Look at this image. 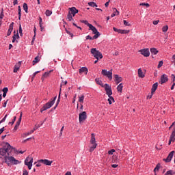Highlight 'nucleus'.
<instances>
[{"label":"nucleus","instance_id":"nucleus-1","mask_svg":"<svg viewBox=\"0 0 175 175\" xmlns=\"http://www.w3.org/2000/svg\"><path fill=\"white\" fill-rule=\"evenodd\" d=\"M13 151H16V148L7 142V150L2 157H4V163H6L8 166H10V165H18L20 163L18 160L12 156L13 155Z\"/></svg>","mask_w":175,"mask_h":175},{"label":"nucleus","instance_id":"nucleus-2","mask_svg":"<svg viewBox=\"0 0 175 175\" xmlns=\"http://www.w3.org/2000/svg\"><path fill=\"white\" fill-rule=\"evenodd\" d=\"M55 100H57V96H55L53 99H51V101L46 103L41 109L40 112L43 113V111H45V110H47V109H50V107H52L53 105L55 103Z\"/></svg>","mask_w":175,"mask_h":175},{"label":"nucleus","instance_id":"nucleus-3","mask_svg":"<svg viewBox=\"0 0 175 175\" xmlns=\"http://www.w3.org/2000/svg\"><path fill=\"white\" fill-rule=\"evenodd\" d=\"M90 53L96 59H102V58H103V55H102V53L98 51L96 48H92Z\"/></svg>","mask_w":175,"mask_h":175},{"label":"nucleus","instance_id":"nucleus-4","mask_svg":"<svg viewBox=\"0 0 175 175\" xmlns=\"http://www.w3.org/2000/svg\"><path fill=\"white\" fill-rule=\"evenodd\" d=\"M90 144L92 146H90L89 151H90V152H92V151H94L95 150V148H96V146H98V144H96V141L95 139V134L94 133H92V135H91Z\"/></svg>","mask_w":175,"mask_h":175},{"label":"nucleus","instance_id":"nucleus-5","mask_svg":"<svg viewBox=\"0 0 175 175\" xmlns=\"http://www.w3.org/2000/svg\"><path fill=\"white\" fill-rule=\"evenodd\" d=\"M101 74L103 76H106L109 79V80H113V70L111 69L110 70L107 71V70H102Z\"/></svg>","mask_w":175,"mask_h":175},{"label":"nucleus","instance_id":"nucleus-6","mask_svg":"<svg viewBox=\"0 0 175 175\" xmlns=\"http://www.w3.org/2000/svg\"><path fill=\"white\" fill-rule=\"evenodd\" d=\"M92 33L93 35H94L93 37H91V36H86V40H94V39H98V38H99V36H100V33H99V31H98V29H96L95 32H94V31H92Z\"/></svg>","mask_w":175,"mask_h":175},{"label":"nucleus","instance_id":"nucleus-7","mask_svg":"<svg viewBox=\"0 0 175 175\" xmlns=\"http://www.w3.org/2000/svg\"><path fill=\"white\" fill-rule=\"evenodd\" d=\"M103 88H105L106 94L108 96H111V95H113V90H111V86L109 85V84L105 83L104 85V87Z\"/></svg>","mask_w":175,"mask_h":175},{"label":"nucleus","instance_id":"nucleus-8","mask_svg":"<svg viewBox=\"0 0 175 175\" xmlns=\"http://www.w3.org/2000/svg\"><path fill=\"white\" fill-rule=\"evenodd\" d=\"M79 120L80 123L83 122V121H85L87 120V112L83 111L80 113Z\"/></svg>","mask_w":175,"mask_h":175},{"label":"nucleus","instance_id":"nucleus-9","mask_svg":"<svg viewBox=\"0 0 175 175\" xmlns=\"http://www.w3.org/2000/svg\"><path fill=\"white\" fill-rule=\"evenodd\" d=\"M81 23H83L85 25H88V27H89V29L90 31H93L94 32H95L96 31V27H95L91 23H89L88 21L83 20V21H81Z\"/></svg>","mask_w":175,"mask_h":175},{"label":"nucleus","instance_id":"nucleus-10","mask_svg":"<svg viewBox=\"0 0 175 175\" xmlns=\"http://www.w3.org/2000/svg\"><path fill=\"white\" fill-rule=\"evenodd\" d=\"M168 80H169V78H167V75H166V74H163L161 77L159 83L161 84V85L165 84V83H167Z\"/></svg>","mask_w":175,"mask_h":175},{"label":"nucleus","instance_id":"nucleus-11","mask_svg":"<svg viewBox=\"0 0 175 175\" xmlns=\"http://www.w3.org/2000/svg\"><path fill=\"white\" fill-rule=\"evenodd\" d=\"M174 152H175L174 150L170 152V154H168L167 157L166 159H163V161L165 162H166L167 163H169V162H170L172 161V159H173Z\"/></svg>","mask_w":175,"mask_h":175},{"label":"nucleus","instance_id":"nucleus-12","mask_svg":"<svg viewBox=\"0 0 175 175\" xmlns=\"http://www.w3.org/2000/svg\"><path fill=\"white\" fill-rule=\"evenodd\" d=\"M139 53L142 55H144V57H150V50L148 49H141L139 50Z\"/></svg>","mask_w":175,"mask_h":175},{"label":"nucleus","instance_id":"nucleus-13","mask_svg":"<svg viewBox=\"0 0 175 175\" xmlns=\"http://www.w3.org/2000/svg\"><path fill=\"white\" fill-rule=\"evenodd\" d=\"M69 12H70V14L72 16V17H75L77 13H79V10L76 8V7H72L69 8Z\"/></svg>","mask_w":175,"mask_h":175},{"label":"nucleus","instance_id":"nucleus-14","mask_svg":"<svg viewBox=\"0 0 175 175\" xmlns=\"http://www.w3.org/2000/svg\"><path fill=\"white\" fill-rule=\"evenodd\" d=\"M23 117V113H21L20 117L18 120L16 122L14 127V131H17L18 129V127L20 126V124H21V118Z\"/></svg>","mask_w":175,"mask_h":175},{"label":"nucleus","instance_id":"nucleus-15","mask_svg":"<svg viewBox=\"0 0 175 175\" xmlns=\"http://www.w3.org/2000/svg\"><path fill=\"white\" fill-rule=\"evenodd\" d=\"M39 162L43 163V165H46V166H51V163H53V161H49L48 159H40Z\"/></svg>","mask_w":175,"mask_h":175},{"label":"nucleus","instance_id":"nucleus-16","mask_svg":"<svg viewBox=\"0 0 175 175\" xmlns=\"http://www.w3.org/2000/svg\"><path fill=\"white\" fill-rule=\"evenodd\" d=\"M6 150H8V142L5 144V146L0 148V158H2V155H5Z\"/></svg>","mask_w":175,"mask_h":175},{"label":"nucleus","instance_id":"nucleus-17","mask_svg":"<svg viewBox=\"0 0 175 175\" xmlns=\"http://www.w3.org/2000/svg\"><path fill=\"white\" fill-rule=\"evenodd\" d=\"M114 81L116 83V84H120L121 81H122V77H120L118 75H114Z\"/></svg>","mask_w":175,"mask_h":175},{"label":"nucleus","instance_id":"nucleus-18","mask_svg":"<svg viewBox=\"0 0 175 175\" xmlns=\"http://www.w3.org/2000/svg\"><path fill=\"white\" fill-rule=\"evenodd\" d=\"M14 25V23L12 22L10 23V26H9V29L8 31L7 32V36H10V35H12V32H13V27Z\"/></svg>","mask_w":175,"mask_h":175},{"label":"nucleus","instance_id":"nucleus-19","mask_svg":"<svg viewBox=\"0 0 175 175\" xmlns=\"http://www.w3.org/2000/svg\"><path fill=\"white\" fill-rule=\"evenodd\" d=\"M83 73H85V75L88 73V68L87 67H82L79 69V74L83 75Z\"/></svg>","mask_w":175,"mask_h":175},{"label":"nucleus","instance_id":"nucleus-20","mask_svg":"<svg viewBox=\"0 0 175 175\" xmlns=\"http://www.w3.org/2000/svg\"><path fill=\"white\" fill-rule=\"evenodd\" d=\"M62 88H60V92H61ZM59 92V96H58V99L57 100V103L55 104V106L52 109V110H55L57 107H58V105H59L60 99H61V92Z\"/></svg>","mask_w":175,"mask_h":175},{"label":"nucleus","instance_id":"nucleus-21","mask_svg":"<svg viewBox=\"0 0 175 175\" xmlns=\"http://www.w3.org/2000/svg\"><path fill=\"white\" fill-rule=\"evenodd\" d=\"M157 88H158V82H156L152 86V88H151L152 94H154Z\"/></svg>","mask_w":175,"mask_h":175},{"label":"nucleus","instance_id":"nucleus-22","mask_svg":"<svg viewBox=\"0 0 175 175\" xmlns=\"http://www.w3.org/2000/svg\"><path fill=\"white\" fill-rule=\"evenodd\" d=\"M31 161V163H33V158H32V157H27L25 159V165H28V163H29V162Z\"/></svg>","mask_w":175,"mask_h":175},{"label":"nucleus","instance_id":"nucleus-23","mask_svg":"<svg viewBox=\"0 0 175 175\" xmlns=\"http://www.w3.org/2000/svg\"><path fill=\"white\" fill-rule=\"evenodd\" d=\"M20 66H21V62H18L14 66V73H17L18 72V69H20Z\"/></svg>","mask_w":175,"mask_h":175},{"label":"nucleus","instance_id":"nucleus-24","mask_svg":"<svg viewBox=\"0 0 175 175\" xmlns=\"http://www.w3.org/2000/svg\"><path fill=\"white\" fill-rule=\"evenodd\" d=\"M51 72H53V70H49V72H45L43 74V75H42V78H41L42 81H43V80H44V78L49 77V76L50 75V73H51Z\"/></svg>","mask_w":175,"mask_h":175},{"label":"nucleus","instance_id":"nucleus-25","mask_svg":"<svg viewBox=\"0 0 175 175\" xmlns=\"http://www.w3.org/2000/svg\"><path fill=\"white\" fill-rule=\"evenodd\" d=\"M95 81H96V84H98V85H100V87L103 88L105 86V85L103 84V82L102 81V80H100V79L96 78Z\"/></svg>","mask_w":175,"mask_h":175},{"label":"nucleus","instance_id":"nucleus-26","mask_svg":"<svg viewBox=\"0 0 175 175\" xmlns=\"http://www.w3.org/2000/svg\"><path fill=\"white\" fill-rule=\"evenodd\" d=\"M138 77L141 79H144V77H146V75L143 74V70H142V68L138 69Z\"/></svg>","mask_w":175,"mask_h":175},{"label":"nucleus","instance_id":"nucleus-27","mask_svg":"<svg viewBox=\"0 0 175 175\" xmlns=\"http://www.w3.org/2000/svg\"><path fill=\"white\" fill-rule=\"evenodd\" d=\"M113 12L111 14V17H115V16H118V14H120V12H118L116 8H113Z\"/></svg>","mask_w":175,"mask_h":175},{"label":"nucleus","instance_id":"nucleus-28","mask_svg":"<svg viewBox=\"0 0 175 175\" xmlns=\"http://www.w3.org/2000/svg\"><path fill=\"white\" fill-rule=\"evenodd\" d=\"M150 53L152 55H157L158 54V53H159V51H157V49H155V48H151Z\"/></svg>","mask_w":175,"mask_h":175},{"label":"nucleus","instance_id":"nucleus-29","mask_svg":"<svg viewBox=\"0 0 175 175\" xmlns=\"http://www.w3.org/2000/svg\"><path fill=\"white\" fill-rule=\"evenodd\" d=\"M122 88H124V85H122V83H120L117 87L118 92H120L121 94L122 92Z\"/></svg>","mask_w":175,"mask_h":175},{"label":"nucleus","instance_id":"nucleus-30","mask_svg":"<svg viewBox=\"0 0 175 175\" xmlns=\"http://www.w3.org/2000/svg\"><path fill=\"white\" fill-rule=\"evenodd\" d=\"M67 20L68 21H72L73 20V16L70 14V12H68L67 14Z\"/></svg>","mask_w":175,"mask_h":175},{"label":"nucleus","instance_id":"nucleus-31","mask_svg":"<svg viewBox=\"0 0 175 175\" xmlns=\"http://www.w3.org/2000/svg\"><path fill=\"white\" fill-rule=\"evenodd\" d=\"M109 98H108V102L109 105H111L113 103V102L114 103V98H113V96H108Z\"/></svg>","mask_w":175,"mask_h":175},{"label":"nucleus","instance_id":"nucleus-32","mask_svg":"<svg viewBox=\"0 0 175 175\" xmlns=\"http://www.w3.org/2000/svg\"><path fill=\"white\" fill-rule=\"evenodd\" d=\"M89 6H91L92 8H98V5H96V3L94 1H91L88 3Z\"/></svg>","mask_w":175,"mask_h":175},{"label":"nucleus","instance_id":"nucleus-33","mask_svg":"<svg viewBox=\"0 0 175 175\" xmlns=\"http://www.w3.org/2000/svg\"><path fill=\"white\" fill-rule=\"evenodd\" d=\"M118 33H121L122 35H124V33H129V30H122L119 29Z\"/></svg>","mask_w":175,"mask_h":175},{"label":"nucleus","instance_id":"nucleus-34","mask_svg":"<svg viewBox=\"0 0 175 175\" xmlns=\"http://www.w3.org/2000/svg\"><path fill=\"white\" fill-rule=\"evenodd\" d=\"M23 10H25V13H28V4L27 3H23Z\"/></svg>","mask_w":175,"mask_h":175},{"label":"nucleus","instance_id":"nucleus-35","mask_svg":"<svg viewBox=\"0 0 175 175\" xmlns=\"http://www.w3.org/2000/svg\"><path fill=\"white\" fill-rule=\"evenodd\" d=\"M18 20H21V7H18Z\"/></svg>","mask_w":175,"mask_h":175},{"label":"nucleus","instance_id":"nucleus-36","mask_svg":"<svg viewBox=\"0 0 175 175\" xmlns=\"http://www.w3.org/2000/svg\"><path fill=\"white\" fill-rule=\"evenodd\" d=\"M39 61H40V59H39V56L36 57L34 60L33 61V65L38 64Z\"/></svg>","mask_w":175,"mask_h":175},{"label":"nucleus","instance_id":"nucleus-37","mask_svg":"<svg viewBox=\"0 0 175 175\" xmlns=\"http://www.w3.org/2000/svg\"><path fill=\"white\" fill-rule=\"evenodd\" d=\"M45 14L47 17H49V16H51V14H53V12H51L49 10H46V12H45Z\"/></svg>","mask_w":175,"mask_h":175},{"label":"nucleus","instance_id":"nucleus-38","mask_svg":"<svg viewBox=\"0 0 175 175\" xmlns=\"http://www.w3.org/2000/svg\"><path fill=\"white\" fill-rule=\"evenodd\" d=\"M79 102H80V103H84V95L79 97Z\"/></svg>","mask_w":175,"mask_h":175},{"label":"nucleus","instance_id":"nucleus-39","mask_svg":"<svg viewBox=\"0 0 175 175\" xmlns=\"http://www.w3.org/2000/svg\"><path fill=\"white\" fill-rule=\"evenodd\" d=\"M44 122H42L41 124H38V125H35L34 128L33 129L34 131H36L38 129H39V128H40V126H42V125L44 124Z\"/></svg>","mask_w":175,"mask_h":175},{"label":"nucleus","instance_id":"nucleus-40","mask_svg":"<svg viewBox=\"0 0 175 175\" xmlns=\"http://www.w3.org/2000/svg\"><path fill=\"white\" fill-rule=\"evenodd\" d=\"M139 6H146V8H150V4L148 3H141Z\"/></svg>","mask_w":175,"mask_h":175},{"label":"nucleus","instance_id":"nucleus-41","mask_svg":"<svg viewBox=\"0 0 175 175\" xmlns=\"http://www.w3.org/2000/svg\"><path fill=\"white\" fill-rule=\"evenodd\" d=\"M167 29H169V27L167 25H165L162 27L163 32H167Z\"/></svg>","mask_w":175,"mask_h":175},{"label":"nucleus","instance_id":"nucleus-42","mask_svg":"<svg viewBox=\"0 0 175 175\" xmlns=\"http://www.w3.org/2000/svg\"><path fill=\"white\" fill-rule=\"evenodd\" d=\"M32 163H33L32 161H31L29 163L26 164V166L28 167V169L29 170H31V169H32Z\"/></svg>","mask_w":175,"mask_h":175},{"label":"nucleus","instance_id":"nucleus-43","mask_svg":"<svg viewBox=\"0 0 175 175\" xmlns=\"http://www.w3.org/2000/svg\"><path fill=\"white\" fill-rule=\"evenodd\" d=\"M19 34L20 36H23V28L21 27V24L19 25Z\"/></svg>","mask_w":175,"mask_h":175},{"label":"nucleus","instance_id":"nucleus-44","mask_svg":"<svg viewBox=\"0 0 175 175\" xmlns=\"http://www.w3.org/2000/svg\"><path fill=\"white\" fill-rule=\"evenodd\" d=\"M114 152H116V150L111 149V150L108 151V154L109 155H113V154H114Z\"/></svg>","mask_w":175,"mask_h":175},{"label":"nucleus","instance_id":"nucleus-45","mask_svg":"<svg viewBox=\"0 0 175 175\" xmlns=\"http://www.w3.org/2000/svg\"><path fill=\"white\" fill-rule=\"evenodd\" d=\"M5 16V14H3V8H2L1 12L0 13V19L2 20L3 17Z\"/></svg>","mask_w":175,"mask_h":175},{"label":"nucleus","instance_id":"nucleus-46","mask_svg":"<svg viewBox=\"0 0 175 175\" xmlns=\"http://www.w3.org/2000/svg\"><path fill=\"white\" fill-rule=\"evenodd\" d=\"M123 23H124V25H126V27H131L129 22L126 21V20L123 21Z\"/></svg>","mask_w":175,"mask_h":175},{"label":"nucleus","instance_id":"nucleus-47","mask_svg":"<svg viewBox=\"0 0 175 175\" xmlns=\"http://www.w3.org/2000/svg\"><path fill=\"white\" fill-rule=\"evenodd\" d=\"M163 66V61H160L157 66L158 69H159V68H161V66Z\"/></svg>","mask_w":175,"mask_h":175},{"label":"nucleus","instance_id":"nucleus-48","mask_svg":"<svg viewBox=\"0 0 175 175\" xmlns=\"http://www.w3.org/2000/svg\"><path fill=\"white\" fill-rule=\"evenodd\" d=\"M14 34L12 36V43H14V42H16V31H14Z\"/></svg>","mask_w":175,"mask_h":175},{"label":"nucleus","instance_id":"nucleus-49","mask_svg":"<svg viewBox=\"0 0 175 175\" xmlns=\"http://www.w3.org/2000/svg\"><path fill=\"white\" fill-rule=\"evenodd\" d=\"M66 33H68V35H70V36H71V38H73V36H74L73 33H72L70 31H69L66 29Z\"/></svg>","mask_w":175,"mask_h":175},{"label":"nucleus","instance_id":"nucleus-50","mask_svg":"<svg viewBox=\"0 0 175 175\" xmlns=\"http://www.w3.org/2000/svg\"><path fill=\"white\" fill-rule=\"evenodd\" d=\"M38 73H40V71H36L33 74V77L31 78V80L33 81V79H35V76H36V75H38Z\"/></svg>","mask_w":175,"mask_h":175},{"label":"nucleus","instance_id":"nucleus-51","mask_svg":"<svg viewBox=\"0 0 175 175\" xmlns=\"http://www.w3.org/2000/svg\"><path fill=\"white\" fill-rule=\"evenodd\" d=\"M159 164H157L156 167L154 169V172H158V170H159Z\"/></svg>","mask_w":175,"mask_h":175},{"label":"nucleus","instance_id":"nucleus-52","mask_svg":"<svg viewBox=\"0 0 175 175\" xmlns=\"http://www.w3.org/2000/svg\"><path fill=\"white\" fill-rule=\"evenodd\" d=\"M8 91H9V89L8 88H4L3 89V92L5 94H8Z\"/></svg>","mask_w":175,"mask_h":175},{"label":"nucleus","instance_id":"nucleus-53","mask_svg":"<svg viewBox=\"0 0 175 175\" xmlns=\"http://www.w3.org/2000/svg\"><path fill=\"white\" fill-rule=\"evenodd\" d=\"M16 117L14 116V119L12 120V121L10 122L9 124H11L12 125H13V124H14V122H16Z\"/></svg>","mask_w":175,"mask_h":175},{"label":"nucleus","instance_id":"nucleus-54","mask_svg":"<svg viewBox=\"0 0 175 175\" xmlns=\"http://www.w3.org/2000/svg\"><path fill=\"white\" fill-rule=\"evenodd\" d=\"M7 118H8V115H5L4 118L0 121V122H5V121H6Z\"/></svg>","mask_w":175,"mask_h":175},{"label":"nucleus","instance_id":"nucleus-55","mask_svg":"<svg viewBox=\"0 0 175 175\" xmlns=\"http://www.w3.org/2000/svg\"><path fill=\"white\" fill-rule=\"evenodd\" d=\"M174 139H173L172 138L170 137V140L168 142V145L170 146V144H172V142H174Z\"/></svg>","mask_w":175,"mask_h":175},{"label":"nucleus","instance_id":"nucleus-56","mask_svg":"<svg viewBox=\"0 0 175 175\" xmlns=\"http://www.w3.org/2000/svg\"><path fill=\"white\" fill-rule=\"evenodd\" d=\"M152 95H154V94L151 92V94L147 96V99H151V98H152Z\"/></svg>","mask_w":175,"mask_h":175},{"label":"nucleus","instance_id":"nucleus-57","mask_svg":"<svg viewBox=\"0 0 175 175\" xmlns=\"http://www.w3.org/2000/svg\"><path fill=\"white\" fill-rule=\"evenodd\" d=\"M23 175H28V171H27V170L24 169L23 171Z\"/></svg>","mask_w":175,"mask_h":175},{"label":"nucleus","instance_id":"nucleus-58","mask_svg":"<svg viewBox=\"0 0 175 175\" xmlns=\"http://www.w3.org/2000/svg\"><path fill=\"white\" fill-rule=\"evenodd\" d=\"M72 25H74V27H76L79 29H81V27L77 26V25L76 23H75V22L72 23Z\"/></svg>","mask_w":175,"mask_h":175},{"label":"nucleus","instance_id":"nucleus-59","mask_svg":"<svg viewBox=\"0 0 175 175\" xmlns=\"http://www.w3.org/2000/svg\"><path fill=\"white\" fill-rule=\"evenodd\" d=\"M172 172H173V171H172V170H168V171L165 173V175H172Z\"/></svg>","mask_w":175,"mask_h":175},{"label":"nucleus","instance_id":"nucleus-60","mask_svg":"<svg viewBox=\"0 0 175 175\" xmlns=\"http://www.w3.org/2000/svg\"><path fill=\"white\" fill-rule=\"evenodd\" d=\"M13 152H18L19 154H24V151L23 150L18 151L17 150H16L15 151H13Z\"/></svg>","mask_w":175,"mask_h":175},{"label":"nucleus","instance_id":"nucleus-61","mask_svg":"<svg viewBox=\"0 0 175 175\" xmlns=\"http://www.w3.org/2000/svg\"><path fill=\"white\" fill-rule=\"evenodd\" d=\"M42 162H39V160L38 161V163L36 164V167H40V166H42Z\"/></svg>","mask_w":175,"mask_h":175},{"label":"nucleus","instance_id":"nucleus-62","mask_svg":"<svg viewBox=\"0 0 175 175\" xmlns=\"http://www.w3.org/2000/svg\"><path fill=\"white\" fill-rule=\"evenodd\" d=\"M8 102H9V100H6L5 102L3 104V107H6V105H8Z\"/></svg>","mask_w":175,"mask_h":175},{"label":"nucleus","instance_id":"nucleus-63","mask_svg":"<svg viewBox=\"0 0 175 175\" xmlns=\"http://www.w3.org/2000/svg\"><path fill=\"white\" fill-rule=\"evenodd\" d=\"M159 23V21H154L153 24L154 25H157V24Z\"/></svg>","mask_w":175,"mask_h":175},{"label":"nucleus","instance_id":"nucleus-64","mask_svg":"<svg viewBox=\"0 0 175 175\" xmlns=\"http://www.w3.org/2000/svg\"><path fill=\"white\" fill-rule=\"evenodd\" d=\"M171 77H172V81H175V76H174V74H172V75H171Z\"/></svg>","mask_w":175,"mask_h":175}]
</instances>
